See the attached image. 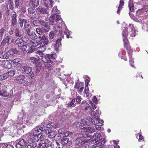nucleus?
Masks as SVG:
<instances>
[{
  "instance_id": "1",
  "label": "nucleus",
  "mask_w": 148,
  "mask_h": 148,
  "mask_svg": "<svg viewBox=\"0 0 148 148\" xmlns=\"http://www.w3.org/2000/svg\"><path fill=\"white\" fill-rule=\"evenodd\" d=\"M128 35V32L127 31V29L125 28L123 30L122 32V35L123 36V40L124 42V46L126 48V49L128 53L129 56V58H130V63L132 67L134 66V65L131 64V63H134V61L132 60V50L131 49L130 45L128 44V40L127 39V36Z\"/></svg>"
},
{
  "instance_id": "2",
  "label": "nucleus",
  "mask_w": 148,
  "mask_h": 148,
  "mask_svg": "<svg viewBox=\"0 0 148 148\" xmlns=\"http://www.w3.org/2000/svg\"><path fill=\"white\" fill-rule=\"evenodd\" d=\"M32 69L31 67L27 66L25 64H23L21 68V73H24V74H28L29 75H28V77L30 78H32L34 76V73L33 72H32Z\"/></svg>"
},
{
  "instance_id": "3",
  "label": "nucleus",
  "mask_w": 148,
  "mask_h": 148,
  "mask_svg": "<svg viewBox=\"0 0 148 148\" xmlns=\"http://www.w3.org/2000/svg\"><path fill=\"white\" fill-rule=\"evenodd\" d=\"M16 43L18 45V48L22 52H25L29 50V46L20 38H17L16 40Z\"/></svg>"
},
{
  "instance_id": "4",
  "label": "nucleus",
  "mask_w": 148,
  "mask_h": 148,
  "mask_svg": "<svg viewBox=\"0 0 148 148\" xmlns=\"http://www.w3.org/2000/svg\"><path fill=\"white\" fill-rule=\"evenodd\" d=\"M40 55L42 57V60L45 63H49L51 62L50 59H55L56 58L55 54H48L45 55H43L42 53H41Z\"/></svg>"
},
{
  "instance_id": "5",
  "label": "nucleus",
  "mask_w": 148,
  "mask_h": 148,
  "mask_svg": "<svg viewBox=\"0 0 148 148\" xmlns=\"http://www.w3.org/2000/svg\"><path fill=\"white\" fill-rule=\"evenodd\" d=\"M25 77L23 75H20L17 76L16 79L19 83L24 84V85H27L28 83L25 79Z\"/></svg>"
},
{
  "instance_id": "6",
  "label": "nucleus",
  "mask_w": 148,
  "mask_h": 148,
  "mask_svg": "<svg viewBox=\"0 0 148 148\" xmlns=\"http://www.w3.org/2000/svg\"><path fill=\"white\" fill-rule=\"evenodd\" d=\"M39 38H40L39 42L40 44L44 45L47 44L49 40L47 36L43 35L42 36H40Z\"/></svg>"
},
{
  "instance_id": "7",
  "label": "nucleus",
  "mask_w": 148,
  "mask_h": 148,
  "mask_svg": "<svg viewBox=\"0 0 148 148\" xmlns=\"http://www.w3.org/2000/svg\"><path fill=\"white\" fill-rule=\"evenodd\" d=\"M101 139V135L100 133H95L94 134V135L91 137L90 139H89V142L93 141H98Z\"/></svg>"
},
{
  "instance_id": "8",
  "label": "nucleus",
  "mask_w": 148,
  "mask_h": 148,
  "mask_svg": "<svg viewBox=\"0 0 148 148\" xmlns=\"http://www.w3.org/2000/svg\"><path fill=\"white\" fill-rule=\"evenodd\" d=\"M92 121L93 124L99 126H101L103 125L102 123L103 122L102 120L99 119V117L98 118L92 119Z\"/></svg>"
},
{
  "instance_id": "9",
  "label": "nucleus",
  "mask_w": 148,
  "mask_h": 148,
  "mask_svg": "<svg viewBox=\"0 0 148 148\" xmlns=\"http://www.w3.org/2000/svg\"><path fill=\"white\" fill-rule=\"evenodd\" d=\"M18 52V51L16 49L12 48L6 53L5 58L8 57L9 56H12L14 54L17 53Z\"/></svg>"
},
{
  "instance_id": "10",
  "label": "nucleus",
  "mask_w": 148,
  "mask_h": 148,
  "mask_svg": "<svg viewBox=\"0 0 148 148\" xmlns=\"http://www.w3.org/2000/svg\"><path fill=\"white\" fill-rule=\"evenodd\" d=\"M40 23L43 26V30L45 32H48L50 29V27L47 23L45 22L42 20H40L39 21Z\"/></svg>"
},
{
  "instance_id": "11",
  "label": "nucleus",
  "mask_w": 148,
  "mask_h": 148,
  "mask_svg": "<svg viewBox=\"0 0 148 148\" xmlns=\"http://www.w3.org/2000/svg\"><path fill=\"white\" fill-rule=\"evenodd\" d=\"M44 130H45V128L42 127H41L39 128L36 127L34 129L32 130L33 135L34 136L37 135V137H38V136L40 135V133L38 134V133L40 132V131L42 132Z\"/></svg>"
},
{
  "instance_id": "12",
  "label": "nucleus",
  "mask_w": 148,
  "mask_h": 148,
  "mask_svg": "<svg viewBox=\"0 0 148 148\" xmlns=\"http://www.w3.org/2000/svg\"><path fill=\"white\" fill-rule=\"evenodd\" d=\"M101 112L99 110L95 111H92L90 112L92 119L98 118L99 115L101 114Z\"/></svg>"
},
{
  "instance_id": "13",
  "label": "nucleus",
  "mask_w": 148,
  "mask_h": 148,
  "mask_svg": "<svg viewBox=\"0 0 148 148\" xmlns=\"http://www.w3.org/2000/svg\"><path fill=\"white\" fill-rule=\"evenodd\" d=\"M1 66H3L5 68L9 69L11 67V64L10 63L8 60H4L2 61Z\"/></svg>"
},
{
  "instance_id": "14",
  "label": "nucleus",
  "mask_w": 148,
  "mask_h": 148,
  "mask_svg": "<svg viewBox=\"0 0 148 148\" xmlns=\"http://www.w3.org/2000/svg\"><path fill=\"white\" fill-rule=\"evenodd\" d=\"M83 129L85 131L90 133L94 132L96 130L95 127L93 126L86 127Z\"/></svg>"
},
{
  "instance_id": "15",
  "label": "nucleus",
  "mask_w": 148,
  "mask_h": 148,
  "mask_svg": "<svg viewBox=\"0 0 148 148\" xmlns=\"http://www.w3.org/2000/svg\"><path fill=\"white\" fill-rule=\"evenodd\" d=\"M16 14V12H14L11 16L12 23L13 26L16 25L17 23Z\"/></svg>"
},
{
  "instance_id": "16",
  "label": "nucleus",
  "mask_w": 148,
  "mask_h": 148,
  "mask_svg": "<svg viewBox=\"0 0 148 148\" xmlns=\"http://www.w3.org/2000/svg\"><path fill=\"white\" fill-rule=\"evenodd\" d=\"M60 33V32H58L56 30L54 29L49 33V36L50 38L53 39L54 38V37L56 36V35L59 34Z\"/></svg>"
},
{
  "instance_id": "17",
  "label": "nucleus",
  "mask_w": 148,
  "mask_h": 148,
  "mask_svg": "<svg viewBox=\"0 0 148 148\" xmlns=\"http://www.w3.org/2000/svg\"><path fill=\"white\" fill-rule=\"evenodd\" d=\"M83 140V138L80 137L77 138L75 141V145L76 146H82L83 143L84 142Z\"/></svg>"
},
{
  "instance_id": "18",
  "label": "nucleus",
  "mask_w": 148,
  "mask_h": 148,
  "mask_svg": "<svg viewBox=\"0 0 148 148\" xmlns=\"http://www.w3.org/2000/svg\"><path fill=\"white\" fill-rule=\"evenodd\" d=\"M55 17L56 18V21H57V22L58 21V22L57 23V25H58L57 27L60 28L61 27L60 26V25H58V23L60 24L61 23V25H64V23L62 21V19L60 16L57 15H56Z\"/></svg>"
},
{
  "instance_id": "19",
  "label": "nucleus",
  "mask_w": 148,
  "mask_h": 148,
  "mask_svg": "<svg viewBox=\"0 0 148 148\" xmlns=\"http://www.w3.org/2000/svg\"><path fill=\"white\" fill-rule=\"evenodd\" d=\"M55 15H52L49 18V23L51 25H56L57 21L55 20Z\"/></svg>"
},
{
  "instance_id": "20",
  "label": "nucleus",
  "mask_w": 148,
  "mask_h": 148,
  "mask_svg": "<svg viewBox=\"0 0 148 148\" xmlns=\"http://www.w3.org/2000/svg\"><path fill=\"white\" fill-rule=\"evenodd\" d=\"M36 11L39 14H48V12L47 10L44 8L39 7L36 9Z\"/></svg>"
},
{
  "instance_id": "21",
  "label": "nucleus",
  "mask_w": 148,
  "mask_h": 148,
  "mask_svg": "<svg viewBox=\"0 0 148 148\" xmlns=\"http://www.w3.org/2000/svg\"><path fill=\"white\" fill-rule=\"evenodd\" d=\"M129 27L131 30V36L132 37H134L136 35V30L135 29L133 25L130 24L129 25Z\"/></svg>"
},
{
  "instance_id": "22",
  "label": "nucleus",
  "mask_w": 148,
  "mask_h": 148,
  "mask_svg": "<svg viewBox=\"0 0 148 148\" xmlns=\"http://www.w3.org/2000/svg\"><path fill=\"white\" fill-rule=\"evenodd\" d=\"M45 45H43L40 44V46L37 47L36 48L37 50L39 52V55L41 53H42V52L45 51L46 50V48L45 47Z\"/></svg>"
},
{
  "instance_id": "23",
  "label": "nucleus",
  "mask_w": 148,
  "mask_h": 148,
  "mask_svg": "<svg viewBox=\"0 0 148 148\" xmlns=\"http://www.w3.org/2000/svg\"><path fill=\"white\" fill-rule=\"evenodd\" d=\"M26 142L23 139H21L19 141L18 144L16 145V147L17 148H20L19 146H23L25 145Z\"/></svg>"
},
{
  "instance_id": "24",
  "label": "nucleus",
  "mask_w": 148,
  "mask_h": 148,
  "mask_svg": "<svg viewBox=\"0 0 148 148\" xmlns=\"http://www.w3.org/2000/svg\"><path fill=\"white\" fill-rule=\"evenodd\" d=\"M51 123H50V124H48V125H44L43 128H45V130H43V131H45V133L46 134H49V133L50 132H51V131L50 129H46L45 128V127H46L47 128H50L51 127Z\"/></svg>"
},
{
  "instance_id": "25",
  "label": "nucleus",
  "mask_w": 148,
  "mask_h": 148,
  "mask_svg": "<svg viewBox=\"0 0 148 148\" xmlns=\"http://www.w3.org/2000/svg\"><path fill=\"white\" fill-rule=\"evenodd\" d=\"M0 148H14V147L10 144L3 143L0 144Z\"/></svg>"
},
{
  "instance_id": "26",
  "label": "nucleus",
  "mask_w": 148,
  "mask_h": 148,
  "mask_svg": "<svg viewBox=\"0 0 148 148\" xmlns=\"http://www.w3.org/2000/svg\"><path fill=\"white\" fill-rule=\"evenodd\" d=\"M62 40L61 38L58 39L56 42V44L55 45V49L57 51L58 50V48L61 46V41Z\"/></svg>"
},
{
  "instance_id": "27",
  "label": "nucleus",
  "mask_w": 148,
  "mask_h": 148,
  "mask_svg": "<svg viewBox=\"0 0 148 148\" xmlns=\"http://www.w3.org/2000/svg\"><path fill=\"white\" fill-rule=\"evenodd\" d=\"M129 7L130 10L132 12L134 11V5L132 0H130L129 1Z\"/></svg>"
},
{
  "instance_id": "28",
  "label": "nucleus",
  "mask_w": 148,
  "mask_h": 148,
  "mask_svg": "<svg viewBox=\"0 0 148 148\" xmlns=\"http://www.w3.org/2000/svg\"><path fill=\"white\" fill-rule=\"evenodd\" d=\"M31 61L33 63H35L36 65L38 64V62L39 61V58H36L33 57H31L29 58Z\"/></svg>"
},
{
  "instance_id": "29",
  "label": "nucleus",
  "mask_w": 148,
  "mask_h": 148,
  "mask_svg": "<svg viewBox=\"0 0 148 148\" xmlns=\"http://www.w3.org/2000/svg\"><path fill=\"white\" fill-rule=\"evenodd\" d=\"M22 0H15V5L16 8L21 6Z\"/></svg>"
},
{
  "instance_id": "30",
  "label": "nucleus",
  "mask_w": 148,
  "mask_h": 148,
  "mask_svg": "<svg viewBox=\"0 0 148 148\" xmlns=\"http://www.w3.org/2000/svg\"><path fill=\"white\" fill-rule=\"evenodd\" d=\"M82 124L84 125H88L90 123V120H89L87 118H84V119L81 120Z\"/></svg>"
},
{
  "instance_id": "31",
  "label": "nucleus",
  "mask_w": 148,
  "mask_h": 148,
  "mask_svg": "<svg viewBox=\"0 0 148 148\" xmlns=\"http://www.w3.org/2000/svg\"><path fill=\"white\" fill-rule=\"evenodd\" d=\"M0 95L3 97H7L9 96V95L6 91L2 90L0 91Z\"/></svg>"
},
{
  "instance_id": "32",
  "label": "nucleus",
  "mask_w": 148,
  "mask_h": 148,
  "mask_svg": "<svg viewBox=\"0 0 148 148\" xmlns=\"http://www.w3.org/2000/svg\"><path fill=\"white\" fill-rule=\"evenodd\" d=\"M120 3L117 12V13L119 14L122 8V7L124 5V2L123 1L121 0L120 1Z\"/></svg>"
},
{
  "instance_id": "33",
  "label": "nucleus",
  "mask_w": 148,
  "mask_h": 148,
  "mask_svg": "<svg viewBox=\"0 0 148 148\" xmlns=\"http://www.w3.org/2000/svg\"><path fill=\"white\" fill-rule=\"evenodd\" d=\"M84 92L88 97L89 98L91 97V95H90L89 93L88 87L87 84L86 85Z\"/></svg>"
},
{
  "instance_id": "34",
  "label": "nucleus",
  "mask_w": 148,
  "mask_h": 148,
  "mask_svg": "<svg viewBox=\"0 0 148 148\" xmlns=\"http://www.w3.org/2000/svg\"><path fill=\"white\" fill-rule=\"evenodd\" d=\"M90 140L88 139H87L86 141H85L83 143V145L82 146H80L79 147V148H88V145L86 144V143H87L88 142H89V141Z\"/></svg>"
},
{
  "instance_id": "35",
  "label": "nucleus",
  "mask_w": 148,
  "mask_h": 148,
  "mask_svg": "<svg viewBox=\"0 0 148 148\" xmlns=\"http://www.w3.org/2000/svg\"><path fill=\"white\" fill-rule=\"evenodd\" d=\"M36 65L37 66V67H36V70L35 72H36V73H38L40 72V68L42 66V64L40 62H38V64H37Z\"/></svg>"
},
{
  "instance_id": "36",
  "label": "nucleus",
  "mask_w": 148,
  "mask_h": 148,
  "mask_svg": "<svg viewBox=\"0 0 148 148\" xmlns=\"http://www.w3.org/2000/svg\"><path fill=\"white\" fill-rule=\"evenodd\" d=\"M39 2L38 1V0H35L34 3H33V0H30L29 3V4L30 5L31 4V5H32V6H33L34 5V6H37L39 4Z\"/></svg>"
},
{
  "instance_id": "37",
  "label": "nucleus",
  "mask_w": 148,
  "mask_h": 148,
  "mask_svg": "<svg viewBox=\"0 0 148 148\" xmlns=\"http://www.w3.org/2000/svg\"><path fill=\"white\" fill-rule=\"evenodd\" d=\"M72 133L69 131H66L64 132L63 133V136L64 137L70 136L72 135Z\"/></svg>"
},
{
  "instance_id": "38",
  "label": "nucleus",
  "mask_w": 148,
  "mask_h": 148,
  "mask_svg": "<svg viewBox=\"0 0 148 148\" xmlns=\"http://www.w3.org/2000/svg\"><path fill=\"white\" fill-rule=\"evenodd\" d=\"M52 12L54 14L53 15L55 16L56 14H59L60 13V11L57 8L56 6L55 7L52 9Z\"/></svg>"
},
{
  "instance_id": "39",
  "label": "nucleus",
  "mask_w": 148,
  "mask_h": 148,
  "mask_svg": "<svg viewBox=\"0 0 148 148\" xmlns=\"http://www.w3.org/2000/svg\"><path fill=\"white\" fill-rule=\"evenodd\" d=\"M8 75L6 73H4L0 75V80H5L8 77Z\"/></svg>"
},
{
  "instance_id": "40",
  "label": "nucleus",
  "mask_w": 148,
  "mask_h": 148,
  "mask_svg": "<svg viewBox=\"0 0 148 148\" xmlns=\"http://www.w3.org/2000/svg\"><path fill=\"white\" fill-rule=\"evenodd\" d=\"M8 77L10 76H13L15 73V72L14 70H11L9 71L7 73Z\"/></svg>"
},
{
  "instance_id": "41",
  "label": "nucleus",
  "mask_w": 148,
  "mask_h": 148,
  "mask_svg": "<svg viewBox=\"0 0 148 148\" xmlns=\"http://www.w3.org/2000/svg\"><path fill=\"white\" fill-rule=\"evenodd\" d=\"M15 36L18 37H20L21 36V33L18 28L15 30Z\"/></svg>"
},
{
  "instance_id": "42",
  "label": "nucleus",
  "mask_w": 148,
  "mask_h": 148,
  "mask_svg": "<svg viewBox=\"0 0 148 148\" xmlns=\"http://www.w3.org/2000/svg\"><path fill=\"white\" fill-rule=\"evenodd\" d=\"M69 139L67 138H63L61 140V143L63 145H66L68 143Z\"/></svg>"
},
{
  "instance_id": "43",
  "label": "nucleus",
  "mask_w": 148,
  "mask_h": 148,
  "mask_svg": "<svg viewBox=\"0 0 148 148\" xmlns=\"http://www.w3.org/2000/svg\"><path fill=\"white\" fill-rule=\"evenodd\" d=\"M55 132L53 131H51V132H50L48 135V137L49 138H51L55 137Z\"/></svg>"
},
{
  "instance_id": "44",
  "label": "nucleus",
  "mask_w": 148,
  "mask_h": 148,
  "mask_svg": "<svg viewBox=\"0 0 148 148\" xmlns=\"http://www.w3.org/2000/svg\"><path fill=\"white\" fill-rule=\"evenodd\" d=\"M26 34L30 36H32L33 34H35L33 32H31L30 29H28L26 30Z\"/></svg>"
},
{
  "instance_id": "45",
  "label": "nucleus",
  "mask_w": 148,
  "mask_h": 148,
  "mask_svg": "<svg viewBox=\"0 0 148 148\" xmlns=\"http://www.w3.org/2000/svg\"><path fill=\"white\" fill-rule=\"evenodd\" d=\"M46 67L47 69H48L49 70H52L53 68V64H47Z\"/></svg>"
},
{
  "instance_id": "46",
  "label": "nucleus",
  "mask_w": 148,
  "mask_h": 148,
  "mask_svg": "<svg viewBox=\"0 0 148 148\" xmlns=\"http://www.w3.org/2000/svg\"><path fill=\"white\" fill-rule=\"evenodd\" d=\"M75 99H73L71 102L70 103L68 104V106L69 107H71V106H72V107H74L75 106L74 105V103L75 102Z\"/></svg>"
},
{
  "instance_id": "47",
  "label": "nucleus",
  "mask_w": 148,
  "mask_h": 148,
  "mask_svg": "<svg viewBox=\"0 0 148 148\" xmlns=\"http://www.w3.org/2000/svg\"><path fill=\"white\" fill-rule=\"evenodd\" d=\"M26 22V20L23 19V20H21L20 21V22L19 23V24L21 27H22L23 25V24L25 23Z\"/></svg>"
},
{
  "instance_id": "48",
  "label": "nucleus",
  "mask_w": 148,
  "mask_h": 148,
  "mask_svg": "<svg viewBox=\"0 0 148 148\" xmlns=\"http://www.w3.org/2000/svg\"><path fill=\"white\" fill-rule=\"evenodd\" d=\"M74 125L78 127H81L82 126V123L79 122H77L75 123Z\"/></svg>"
},
{
  "instance_id": "49",
  "label": "nucleus",
  "mask_w": 148,
  "mask_h": 148,
  "mask_svg": "<svg viewBox=\"0 0 148 148\" xmlns=\"http://www.w3.org/2000/svg\"><path fill=\"white\" fill-rule=\"evenodd\" d=\"M36 32L39 34L42 35V32L41 29L39 28H37L36 29Z\"/></svg>"
},
{
  "instance_id": "50",
  "label": "nucleus",
  "mask_w": 148,
  "mask_h": 148,
  "mask_svg": "<svg viewBox=\"0 0 148 148\" xmlns=\"http://www.w3.org/2000/svg\"><path fill=\"white\" fill-rule=\"evenodd\" d=\"M138 134H139V137L138 141L139 142L141 141H143L144 140V138L143 136L140 134L138 133Z\"/></svg>"
},
{
  "instance_id": "51",
  "label": "nucleus",
  "mask_w": 148,
  "mask_h": 148,
  "mask_svg": "<svg viewBox=\"0 0 148 148\" xmlns=\"http://www.w3.org/2000/svg\"><path fill=\"white\" fill-rule=\"evenodd\" d=\"M5 30L2 28L0 30V36L1 37L4 34Z\"/></svg>"
},
{
  "instance_id": "52",
  "label": "nucleus",
  "mask_w": 148,
  "mask_h": 148,
  "mask_svg": "<svg viewBox=\"0 0 148 148\" xmlns=\"http://www.w3.org/2000/svg\"><path fill=\"white\" fill-rule=\"evenodd\" d=\"M29 21L26 20V22L24 24V27L27 28L29 26V24L28 23Z\"/></svg>"
},
{
  "instance_id": "53",
  "label": "nucleus",
  "mask_w": 148,
  "mask_h": 148,
  "mask_svg": "<svg viewBox=\"0 0 148 148\" xmlns=\"http://www.w3.org/2000/svg\"><path fill=\"white\" fill-rule=\"evenodd\" d=\"M20 59L19 58H16L15 59L13 60L12 61V62L14 63V64H16L18 62H19L20 61Z\"/></svg>"
},
{
  "instance_id": "54",
  "label": "nucleus",
  "mask_w": 148,
  "mask_h": 148,
  "mask_svg": "<svg viewBox=\"0 0 148 148\" xmlns=\"http://www.w3.org/2000/svg\"><path fill=\"white\" fill-rule=\"evenodd\" d=\"M39 145L40 146V148H44L46 146L45 144L41 143H39Z\"/></svg>"
},
{
  "instance_id": "55",
  "label": "nucleus",
  "mask_w": 148,
  "mask_h": 148,
  "mask_svg": "<svg viewBox=\"0 0 148 148\" xmlns=\"http://www.w3.org/2000/svg\"><path fill=\"white\" fill-rule=\"evenodd\" d=\"M28 12L30 14H33L34 13V10L32 8H29L28 10Z\"/></svg>"
},
{
  "instance_id": "56",
  "label": "nucleus",
  "mask_w": 148,
  "mask_h": 148,
  "mask_svg": "<svg viewBox=\"0 0 148 148\" xmlns=\"http://www.w3.org/2000/svg\"><path fill=\"white\" fill-rule=\"evenodd\" d=\"M92 101L95 103H97V99L95 96H94L92 99Z\"/></svg>"
},
{
  "instance_id": "57",
  "label": "nucleus",
  "mask_w": 148,
  "mask_h": 148,
  "mask_svg": "<svg viewBox=\"0 0 148 148\" xmlns=\"http://www.w3.org/2000/svg\"><path fill=\"white\" fill-rule=\"evenodd\" d=\"M81 97L78 96L77 97L76 101L77 102H80L81 101Z\"/></svg>"
},
{
  "instance_id": "58",
  "label": "nucleus",
  "mask_w": 148,
  "mask_h": 148,
  "mask_svg": "<svg viewBox=\"0 0 148 148\" xmlns=\"http://www.w3.org/2000/svg\"><path fill=\"white\" fill-rule=\"evenodd\" d=\"M8 41L7 40H6L4 39L2 42L1 45L3 46L4 45H5L7 42V41Z\"/></svg>"
},
{
  "instance_id": "59",
  "label": "nucleus",
  "mask_w": 148,
  "mask_h": 148,
  "mask_svg": "<svg viewBox=\"0 0 148 148\" xmlns=\"http://www.w3.org/2000/svg\"><path fill=\"white\" fill-rule=\"evenodd\" d=\"M85 110H90L91 111L93 109L92 107L90 106H86V107L85 108Z\"/></svg>"
},
{
  "instance_id": "60",
  "label": "nucleus",
  "mask_w": 148,
  "mask_h": 148,
  "mask_svg": "<svg viewBox=\"0 0 148 148\" xmlns=\"http://www.w3.org/2000/svg\"><path fill=\"white\" fill-rule=\"evenodd\" d=\"M84 89V87H81L78 90V92L79 93H81L82 92Z\"/></svg>"
},
{
  "instance_id": "61",
  "label": "nucleus",
  "mask_w": 148,
  "mask_h": 148,
  "mask_svg": "<svg viewBox=\"0 0 148 148\" xmlns=\"http://www.w3.org/2000/svg\"><path fill=\"white\" fill-rule=\"evenodd\" d=\"M91 106L92 108V109L93 110H94L95 109H96V105L95 104L92 103V104H91Z\"/></svg>"
},
{
  "instance_id": "62",
  "label": "nucleus",
  "mask_w": 148,
  "mask_h": 148,
  "mask_svg": "<svg viewBox=\"0 0 148 148\" xmlns=\"http://www.w3.org/2000/svg\"><path fill=\"white\" fill-rule=\"evenodd\" d=\"M44 139V136L43 135H41L39 138V139L41 141L42 140Z\"/></svg>"
},
{
  "instance_id": "63",
  "label": "nucleus",
  "mask_w": 148,
  "mask_h": 148,
  "mask_svg": "<svg viewBox=\"0 0 148 148\" xmlns=\"http://www.w3.org/2000/svg\"><path fill=\"white\" fill-rule=\"evenodd\" d=\"M62 129H60L58 130V133L60 134H61L63 135V133L64 132L63 130Z\"/></svg>"
},
{
  "instance_id": "64",
  "label": "nucleus",
  "mask_w": 148,
  "mask_h": 148,
  "mask_svg": "<svg viewBox=\"0 0 148 148\" xmlns=\"http://www.w3.org/2000/svg\"><path fill=\"white\" fill-rule=\"evenodd\" d=\"M37 146V144L36 142L33 143L32 144V147H36Z\"/></svg>"
}]
</instances>
